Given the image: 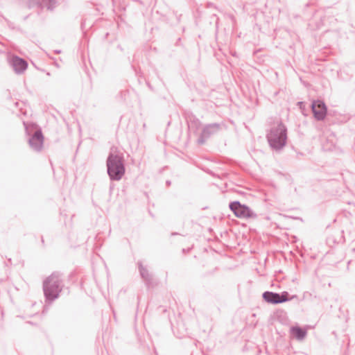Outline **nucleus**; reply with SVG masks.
<instances>
[{"mask_svg":"<svg viewBox=\"0 0 355 355\" xmlns=\"http://www.w3.org/2000/svg\"><path fill=\"white\" fill-rule=\"evenodd\" d=\"M107 172L112 179L119 180L123 175L125 169L122 157L112 153L107 159Z\"/></svg>","mask_w":355,"mask_h":355,"instance_id":"f257e3e1","label":"nucleus"},{"mask_svg":"<svg viewBox=\"0 0 355 355\" xmlns=\"http://www.w3.org/2000/svg\"><path fill=\"white\" fill-rule=\"evenodd\" d=\"M286 131V128L282 124L278 125L277 128L271 130L268 135V141L272 148L278 149L285 145Z\"/></svg>","mask_w":355,"mask_h":355,"instance_id":"f03ea898","label":"nucleus"},{"mask_svg":"<svg viewBox=\"0 0 355 355\" xmlns=\"http://www.w3.org/2000/svg\"><path fill=\"white\" fill-rule=\"evenodd\" d=\"M44 292L47 297L53 300L58 297L60 292L57 280L53 278H49L44 285Z\"/></svg>","mask_w":355,"mask_h":355,"instance_id":"7ed1b4c3","label":"nucleus"},{"mask_svg":"<svg viewBox=\"0 0 355 355\" xmlns=\"http://www.w3.org/2000/svg\"><path fill=\"white\" fill-rule=\"evenodd\" d=\"M230 209L238 218H250L252 216V212L249 207L241 205L239 202H234L230 205Z\"/></svg>","mask_w":355,"mask_h":355,"instance_id":"20e7f679","label":"nucleus"},{"mask_svg":"<svg viewBox=\"0 0 355 355\" xmlns=\"http://www.w3.org/2000/svg\"><path fill=\"white\" fill-rule=\"evenodd\" d=\"M263 297L267 302L272 304L282 303L288 300V294L286 292H283L282 294L265 292Z\"/></svg>","mask_w":355,"mask_h":355,"instance_id":"39448f33","label":"nucleus"},{"mask_svg":"<svg viewBox=\"0 0 355 355\" xmlns=\"http://www.w3.org/2000/svg\"><path fill=\"white\" fill-rule=\"evenodd\" d=\"M312 110L314 116L318 120H322L324 118L327 113L325 105L321 101H315L312 105Z\"/></svg>","mask_w":355,"mask_h":355,"instance_id":"423d86ee","label":"nucleus"},{"mask_svg":"<svg viewBox=\"0 0 355 355\" xmlns=\"http://www.w3.org/2000/svg\"><path fill=\"white\" fill-rule=\"evenodd\" d=\"M12 64L17 73L25 71L28 66L25 60L18 57H15L12 59Z\"/></svg>","mask_w":355,"mask_h":355,"instance_id":"0eeeda50","label":"nucleus"},{"mask_svg":"<svg viewBox=\"0 0 355 355\" xmlns=\"http://www.w3.org/2000/svg\"><path fill=\"white\" fill-rule=\"evenodd\" d=\"M43 136L41 131H36L30 139V144L36 149H39L42 147L43 144Z\"/></svg>","mask_w":355,"mask_h":355,"instance_id":"6e6552de","label":"nucleus"},{"mask_svg":"<svg viewBox=\"0 0 355 355\" xmlns=\"http://www.w3.org/2000/svg\"><path fill=\"white\" fill-rule=\"evenodd\" d=\"M291 334L296 338L302 339L306 335V331L298 327H295L291 329Z\"/></svg>","mask_w":355,"mask_h":355,"instance_id":"1a4fd4ad","label":"nucleus"},{"mask_svg":"<svg viewBox=\"0 0 355 355\" xmlns=\"http://www.w3.org/2000/svg\"><path fill=\"white\" fill-rule=\"evenodd\" d=\"M197 121H191V123H189V127L190 129H195V128L197 126Z\"/></svg>","mask_w":355,"mask_h":355,"instance_id":"9d476101","label":"nucleus"}]
</instances>
